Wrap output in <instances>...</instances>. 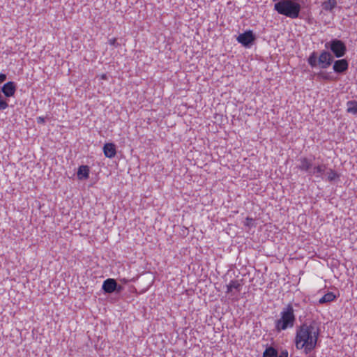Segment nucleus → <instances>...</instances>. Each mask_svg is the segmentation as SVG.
<instances>
[{
    "label": "nucleus",
    "instance_id": "nucleus-27",
    "mask_svg": "<svg viewBox=\"0 0 357 357\" xmlns=\"http://www.w3.org/2000/svg\"><path fill=\"white\" fill-rule=\"evenodd\" d=\"M105 77H106V75H103L102 76V79H105Z\"/></svg>",
    "mask_w": 357,
    "mask_h": 357
},
{
    "label": "nucleus",
    "instance_id": "nucleus-20",
    "mask_svg": "<svg viewBox=\"0 0 357 357\" xmlns=\"http://www.w3.org/2000/svg\"><path fill=\"white\" fill-rule=\"evenodd\" d=\"M123 290V287L119 284L116 282V289H114V293L120 294Z\"/></svg>",
    "mask_w": 357,
    "mask_h": 357
},
{
    "label": "nucleus",
    "instance_id": "nucleus-8",
    "mask_svg": "<svg viewBox=\"0 0 357 357\" xmlns=\"http://www.w3.org/2000/svg\"><path fill=\"white\" fill-rule=\"evenodd\" d=\"M116 280L114 278H107L104 280L102 289L105 294H113L114 293V289H116Z\"/></svg>",
    "mask_w": 357,
    "mask_h": 357
},
{
    "label": "nucleus",
    "instance_id": "nucleus-16",
    "mask_svg": "<svg viewBox=\"0 0 357 357\" xmlns=\"http://www.w3.org/2000/svg\"><path fill=\"white\" fill-rule=\"evenodd\" d=\"M336 298V296L333 292H328L324 296H322L319 301V303L320 304H324L326 303H330L333 301H335Z\"/></svg>",
    "mask_w": 357,
    "mask_h": 357
},
{
    "label": "nucleus",
    "instance_id": "nucleus-21",
    "mask_svg": "<svg viewBox=\"0 0 357 357\" xmlns=\"http://www.w3.org/2000/svg\"><path fill=\"white\" fill-rule=\"evenodd\" d=\"M317 75H318V77H321L323 79H325V80L329 79V76L328 75H326V74H324V73H321V72L317 74Z\"/></svg>",
    "mask_w": 357,
    "mask_h": 357
},
{
    "label": "nucleus",
    "instance_id": "nucleus-14",
    "mask_svg": "<svg viewBox=\"0 0 357 357\" xmlns=\"http://www.w3.org/2000/svg\"><path fill=\"white\" fill-rule=\"evenodd\" d=\"M337 6L336 0H326L321 4L322 9L326 11L332 12Z\"/></svg>",
    "mask_w": 357,
    "mask_h": 357
},
{
    "label": "nucleus",
    "instance_id": "nucleus-25",
    "mask_svg": "<svg viewBox=\"0 0 357 357\" xmlns=\"http://www.w3.org/2000/svg\"><path fill=\"white\" fill-rule=\"evenodd\" d=\"M252 221V218H246V223H245V225L249 226Z\"/></svg>",
    "mask_w": 357,
    "mask_h": 357
},
{
    "label": "nucleus",
    "instance_id": "nucleus-7",
    "mask_svg": "<svg viewBox=\"0 0 357 357\" xmlns=\"http://www.w3.org/2000/svg\"><path fill=\"white\" fill-rule=\"evenodd\" d=\"M16 90L17 84L13 81L6 82L1 87V92L6 98L13 97L15 95Z\"/></svg>",
    "mask_w": 357,
    "mask_h": 357
},
{
    "label": "nucleus",
    "instance_id": "nucleus-3",
    "mask_svg": "<svg viewBox=\"0 0 357 357\" xmlns=\"http://www.w3.org/2000/svg\"><path fill=\"white\" fill-rule=\"evenodd\" d=\"M296 317L293 306L287 305L280 312V319L275 321V329L278 332L291 328L295 323Z\"/></svg>",
    "mask_w": 357,
    "mask_h": 357
},
{
    "label": "nucleus",
    "instance_id": "nucleus-11",
    "mask_svg": "<svg viewBox=\"0 0 357 357\" xmlns=\"http://www.w3.org/2000/svg\"><path fill=\"white\" fill-rule=\"evenodd\" d=\"M90 169L87 165H81L79 167L77 175L79 180H86L89 178Z\"/></svg>",
    "mask_w": 357,
    "mask_h": 357
},
{
    "label": "nucleus",
    "instance_id": "nucleus-22",
    "mask_svg": "<svg viewBox=\"0 0 357 357\" xmlns=\"http://www.w3.org/2000/svg\"><path fill=\"white\" fill-rule=\"evenodd\" d=\"M36 121L39 124H43L45 122V119L43 116H38L36 118Z\"/></svg>",
    "mask_w": 357,
    "mask_h": 357
},
{
    "label": "nucleus",
    "instance_id": "nucleus-24",
    "mask_svg": "<svg viewBox=\"0 0 357 357\" xmlns=\"http://www.w3.org/2000/svg\"><path fill=\"white\" fill-rule=\"evenodd\" d=\"M265 349L263 353V357H268V344L265 346Z\"/></svg>",
    "mask_w": 357,
    "mask_h": 357
},
{
    "label": "nucleus",
    "instance_id": "nucleus-26",
    "mask_svg": "<svg viewBox=\"0 0 357 357\" xmlns=\"http://www.w3.org/2000/svg\"><path fill=\"white\" fill-rule=\"evenodd\" d=\"M121 281L123 282V283H126L128 282V280L126 279H123L121 280Z\"/></svg>",
    "mask_w": 357,
    "mask_h": 357
},
{
    "label": "nucleus",
    "instance_id": "nucleus-13",
    "mask_svg": "<svg viewBox=\"0 0 357 357\" xmlns=\"http://www.w3.org/2000/svg\"><path fill=\"white\" fill-rule=\"evenodd\" d=\"M241 287L242 284L238 280H231L229 284L227 285V293L231 292L233 289H236V291L239 292L241 291Z\"/></svg>",
    "mask_w": 357,
    "mask_h": 357
},
{
    "label": "nucleus",
    "instance_id": "nucleus-4",
    "mask_svg": "<svg viewBox=\"0 0 357 357\" xmlns=\"http://www.w3.org/2000/svg\"><path fill=\"white\" fill-rule=\"evenodd\" d=\"M324 47L326 50L331 51L330 52L333 55V58H342L346 54L347 51L346 44L337 38L326 42Z\"/></svg>",
    "mask_w": 357,
    "mask_h": 357
},
{
    "label": "nucleus",
    "instance_id": "nucleus-2",
    "mask_svg": "<svg viewBox=\"0 0 357 357\" xmlns=\"http://www.w3.org/2000/svg\"><path fill=\"white\" fill-rule=\"evenodd\" d=\"M333 55L328 50H322L319 55L313 51L307 58V63L312 68L319 66L320 68H328L333 63Z\"/></svg>",
    "mask_w": 357,
    "mask_h": 357
},
{
    "label": "nucleus",
    "instance_id": "nucleus-6",
    "mask_svg": "<svg viewBox=\"0 0 357 357\" xmlns=\"http://www.w3.org/2000/svg\"><path fill=\"white\" fill-rule=\"evenodd\" d=\"M333 70L337 74H344L349 68V61L344 59L333 60Z\"/></svg>",
    "mask_w": 357,
    "mask_h": 357
},
{
    "label": "nucleus",
    "instance_id": "nucleus-23",
    "mask_svg": "<svg viewBox=\"0 0 357 357\" xmlns=\"http://www.w3.org/2000/svg\"><path fill=\"white\" fill-rule=\"evenodd\" d=\"M7 76L6 74L0 73V84L3 83L6 80Z\"/></svg>",
    "mask_w": 357,
    "mask_h": 357
},
{
    "label": "nucleus",
    "instance_id": "nucleus-17",
    "mask_svg": "<svg viewBox=\"0 0 357 357\" xmlns=\"http://www.w3.org/2000/svg\"><path fill=\"white\" fill-rule=\"evenodd\" d=\"M347 111L348 113H351L353 114H357V101L349 100L347 102Z\"/></svg>",
    "mask_w": 357,
    "mask_h": 357
},
{
    "label": "nucleus",
    "instance_id": "nucleus-9",
    "mask_svg": "<svg viewBox=\"0 0 357 357\" xmlns=\"http://www.w3.org/2000/svg\"><path fill=\"white\" fill-rule=\"evenodd\" d=\"M298 161L300 162V164L298 166V168L301 171H303L305 172H310V169L312 165V161L309 160L307 158H301Z\"/></svg>",
    "mask_w": 357,
    "mask_h": 357
},
{
    "label": "nucleus",
    "instance_id": "nucleus-5",
    "mask_svg": "<svg viewBox=\"0 0 357 357\" xmlns=\"http://www.w3.org/2000/svg\"><path fill=\"white\" fill-rule=\"evenodd\" d=\"M255 40V36L251 31H247L243 33H241L237 37V41L245 47H250L252 45Z\"/></svg>",
    "mask_w": 357,
    "mask_h": 357
},
{
    "label": "nucleus",
    "instance_id": "nucleus-12",
    "mask_svg": "<svg viewBox=\"0 0 357 357\" xmlns=\"http://www.w3.org/2000/svg\"><path fill=\"white\" fill-rule=\"evenodd\" d=\"M269 357H288V351L287 349H282L279 354L277 349L269 346Z\"/></svg>",
    "mask_w": 357,
    "mask_h": 357
},
{
    "label": "nucleus",
    "instance_id": "nucleus-19",
    "mask_svg": "<svg viewBox=\"0 0 357 357\" xmlns=\"http://www.w3.org/2000/svg\"><path fill=\"white\" fill-rule=\"evenodd\" d=\"M109 44L115 47H117L119 45V44L117 43V40L115 38H111L109 40Z\"/></svg>",
    "mask_w": 357,
    "mask_h": 357
},
{
    "label": "nucleus",
    "instance_id": "nucleus-1",
    "mask_svg": "<svg viewBox=\"0 0 357 357\" xmlns=\"http://www.w3.org/2000/svg\"><path fill=\"white\" fill-rule=\"evenodd\" d=\"M320 332L319 323L315 320H306L296 328V348L303 349L305 354H310L317 347Z\"/></svg>",
    "mask_w": 357,
    "mask_h": 357
},
{
    "label": "nucleus",
    "instance_id": "nucleus-15",
    "mask_svg": "<svg viewBox=\"0 0 357 357\" xmlns=\"http://www.w3.org/2000/svg\"><path fill=\"white\" fill-rule=\"evenodd\" d=\"M326 169V166L325 165H317L313 168L312 171H310V174H314L317 177H321Z\"/></svg>",
    "mask_w": 357,
    "mask_h": 357
},
{
    "label": "nucleus",
    "instance_id": "nucleus-18",
    "mask_svg": "<svg viewBox=\"0 0 357 357\" xmlns=\"http://www.w3.org/2000/svg\"><path fill=\"white\" fill-rule=\"evenodd\" d=\"M327 180L330 182L333 181L337 178H339L340 175L333 169H330L329 171L326 174Z\"/></svg>",
    "mask_w": 357,
    "mask_h": 357
},
{
    "label": "nucleus",
    "instance_id": "nucleus-10",
    "mask_svg": "<svg viewBox=\"0 0 357 357\" xmlns=\"http://www.w3.org/2000/svg\"><path fill=\"white\" fill-rule=\"evenodd\" d=\"M103 152L105 157L112 158L116 153L115 145L112 143H107L103 146Z\"/></svg>",
    "mask_w": 357,
    "mask_h": 357
}]
</instances>
